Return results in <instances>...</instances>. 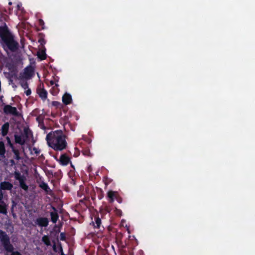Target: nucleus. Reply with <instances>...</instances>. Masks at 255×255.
<instances>
[{"instance_id": "f257e3e1", "label": "nucleus", "mask_w": 255, "mask_h": 255, "mask_svg": "<svg viewBox=\"0 0 255 255\" xmlns=\"http://www.w3.org/2000/svg\"><path fill=\"white\" fill-rule=\"evenodd\" d=\"M0 44L7 54L15 52L19 49L18 42L5 22L0 26Z\"/></svg>"}, {"instance_id": "f03ea898", "label": "nucleus", "mask_w": 255, "mask_h": 255, "mask_svg": "<svg viewBox=\"0 0 255 255\" xmlns=\"http://www.w3.org/2000/svg\"><path fill=\"white\" fill-rule=\"evenodd\" d=\"M0 44L7 54L15 52L19 49L18 42L5 22L0 26Z\"/></svg>"}, {"instance_id": "7ed1b4c3", "label": "nucleus", "mask_w": 255, "mask_h": 255, "mask_svg": "<svg viewBox=\"0 0 255 255\" xmlns=\"http://www.w3.org/2000/svg\"><path fill=\"white\" fill-rule=\"evenodd\" d=\"M66 135L61 129L52 131L48 133L46 140L49 146L55 151H62L67 146Z\"/></svg>"}, {"instance_id": "20e7f679", "label": "nucleus", "mask_w": 255, "mask_h": 255, "mask_svg": "<svg viewBox=\"0 0 255 255\" xmlns=\"http://www.w3.org/2000/svg\"><path fill=\"white\" fill-rule=\"evenodd\" d=\"M0 240L4 250L8 253H10V255H22L18 251H14L13 245L10 242V239L6 233L0 230Z\"/></svg>"}, {"instance_id": "39448f33", "label": "nucleus", "mask_w": 255, "mask_h": 255, "mask_svg": "<svg viewBox=\"0 0 255 255\" xmlns=\"http://www.w3.org/2000/svg\"><path fill=\"white\" fill-rule=\"evenodd\" d=\"M3 112L5 115H11L15 117H18L20 114L15 107L10 105H5L3 108Z\"/></svg>"}, {"instance_id": "423d86ee", "label": "nucleus", "mask_w": 255, "mask_h": 255, "mask_svg": "<svg viewBox=\"0 0 255 255\" xmlns=\"http://www.w3.org/2000/svg\"><path fill=\"white\" fill-rule=\"evenodd\" d=\"M38 186L46 194L51 195L52 191L49 188L48 185L43 181L40 180L37 181Z\"/></svg>"}, {"instance_id": "0eeeda50", "label": "nucleus", "mask_w": 255, "mask_h": 255, "mask_svg": "<svg viewBox=\"0 0 255 255\" xmlns=\"http://www.w3.org/2000/svg\"><path fill=\"white\" fill-rule=\"evenodd\" d=\"M35 225L41 227H46L48 225L49 220L45 217H39L34 221Z\"/></svg>"}, {"instance_id": "6e6552de", "label": "nucleus", "mask_w": 255, "mask_h": 255, "mask_svg": "<svg viewBox=\"0 0 255 255\" xmlns=\"http://www.w3.org/2000/svg\"><path fill=\"white\" fill-rule=\"evenodd\" d=\"M34 74V70L31 66L26 67L24 70L22 77L26 79H30Z\"/></svg>"}, {"instance_id": "1a4fd4ad", "label": "nucleus", "mask_w": 255, "mask_h": 255, "mask_svg": "<svg viewBox=\"0 0 255 255\" xmlns=\"http://www.w3.org/2000/svg\"><path fill=\"white\" fill-rule=\"evenodd\" d=\"M37 93L39 97L43 100H45L47 98V92L46 90L42 88L41 85L37 88Z\"/></svg>"}, {"instance_id": "9d476101", "label": "nucleus", "mask_w": 255, "mask_h": 255, "mask_svg": "<svg viewBox=\"0 0 255 255\" xmlns=\"http://www.w3.org/2000/svg\"><path fill=\"white\" fill-rule=\"evenodd\" d=\"M13 188V185L8 181H3L0 183V189L3 190H11Z\"/></svg>"}, {"instance_id": "9b49d317", "label": "nucleus", "mask_w": 255, "mask_h": 255, "mask_svg": "<svg viewBox=\"0 0 255 255\" xmlns=\"http://www.w3.org/2000/svg\"><path fill=\"white\" fill-rule=\"evenodd\" d=\"M72 99L71 95L69 93H65L62 97V102L65 105H69L72 103Z\"/></svg>"}, {"instance_id": "f8f14e48", "label": "nucleus", "mask_w": 255, "mask_h": 255, "mask_svg": "<svg viewBox=\"0 0 255 255\" xmlns=\"http://www.w3.org/2000/svg\"><path fill=\"white\" fill-rule=\"evenodd\" d=\"M59 162L62 165H67L70 162V158L65 154H62L60 157Z\"/></svg>"}, {"instance_id": "ddd939ff", "label": "nucleus", "mask_w": 255, "mask_h": 255, "mask_svg": "<svg viewBox=\"0 0 255 255\" xmlns=\"http://www.w3.org/2000/svg\"><path fill=\"white\" fill-rule=\"evenodd\" d=\"M54 212H51L50 213L51 220L53 223H56L58 219L59 216L57 213L58 211L57 210V208H52ZM61 209V208H59Z\"/></svg>"}, {"instance_id": "4468645a", "label": "nucleus", "mask_w": 255, "mask_h": 255, "mask_svg": "<svg viewBox=\"0 0 255 255\" xmlns=\"http://www.w3.org/2000/svg\"><path fill=\"white\" fill-rule=\"evenodd\" d=\"M117 194V192L111 190L109 191L107 193V198L108 201L110 202H113L115 200Z\"/></svg>"}, {"instance_id": "2eb2a0df", "label": "nucleus", "mask_w": 255, "mask_h": 255, "mask_svg": "<svg viewBox=\"0 0 255 255\" xmlns=\"http://www.w3.org/2000/svg\"><path fill=\"white\" fill-rule=\"evenodd\" d=\"M9 124L8 122L5 123L1 127V135L3 136H6L8 132Z\"/></svg>"}, {"instance_id": "dca6fc26", "label": "nucleus", "mask_w": 255, "mask_h": 255, "mask_svg": "<svg viewBox=\"0 0 255 255\" xmlns=\"http://www.w3.org/2000/svg\"><path fill=\"white\" fill-rule=\"evenodd\" d=\"M5 147L3 141H0V157L2 158H5Z\"/></svg>"}, {"instance_id": "f3484780", "label": "nucleus", "mask_w": 255, "mask_h": 255, "mask_svg": "<svg viewBox=\"0 0 255 255\" xmlns=\"http://www.w3.org/2000/svg\"><path fill=\"white\" fill-rule=\"evenodd\" d=\"M26 177L19 181V187L25 191H27L28 189V186L25 183Z\"/></svg>"}, {"instance_id": "a211bd4d", "label": "nucleus", "mask_w": 255, "mask_h": 255, "mask_svg": "<svg viewBox=\"0 0 255 255\" xmlns=\"http://www.w3.org/2000/svg\"><path fill=\"white\" fill-rule=\"evenodd\" d=\"M14 140L15 143H18L21 145H23L25 143V140L20 135L14 134Z\"/></svg>"}, {"instance_id": "6ab92c4d", "label": "nucleus", "mask_w": 255, "mask_h": 255, "mask_svg": "<svg viewBox=\"0 0 255 255\" xmlns=\"http://www.w3.org/2000/svg\"><path fill=\"white\" fill-rule=\"evenodd\" d=\"M95 222H92L93 225L94 226V228L99 229L101 224V220L99 218V217H95Z\"/></svg>"}, {"instance_id": "aec40b11", "label": "nucleus", "mask_w": 255, "mask_h": 255, "mask_svg": "<svg viewBox=\"0 0 255 255\" xmlns=\"http://www.w3.org/2000/svg\"><path fill=\"white\" fill-rule=\"evenodd\" d=\"M11 150L14 154V158L16 160H19L21 159V157L20 156V153L18 149L14 147Z\"/></svg>"}, {"instance_id": "412c9836", "label": "nucleus", "mask_w": 255, "mask_h": 255, "mask_svg": "<svg viewBox=\"0 0 255 255\" xmlns=\"http://www.w3.org/2000/svg\"><path fill=\"white\" fill-rule=\"evenodd\" d=\"M41 241L47 246H49L51 245V243H50L49 238L47 235H44L42 238Z\"/></svg>"}, {"instance_id": "4be33fe9", "label": "nucleus", "mask_w": 255, "mask_h": 255, "mask_svg": "<svg viewBox=\"0 0 255 255\" xmlns=\"http://www.w3.org/2000/svg\"><path fill=\"white\" fill-rule=\"evenodd\" d=\"M14 175L15 179L18 181L25 177L23 175H21L18 171H15Z\"/></svg>"}, {"instance_id": "5701e85b", "label": "nucleus", "mask_w": 255, "mask_h": 255, "mask_svg": "<svg viewBox=\"0 0 255 255\" xmlns=\"http://www.w3.org/2000/svg\"><path fill=\"white\" fill-rule=\"evenodd\" d=\"M37 56L41 60H45L46 58V54L45 51L43 50L41 51L40 52H38Z\"/></svg>"}, {"instance_id": "b1692460", "label": "nucleus", "mask_w": 255, "mask_h": 255, "mask_svg": "<svg viewBox=\"0 0 255 255\" xmlns=\"http://www.w3.org/2000/svg\"><path fill=\"white\" fill-rule=\"evenodd\" d=\"M52 105L57 108L60 109L63 107V105L58 101H53L52 102Z\"/></svg>"}, {"instance_id": "393cba45", "label": "nucleus", "mask_w": 255, "mask_h": 255, "mask_svg": "<svg viewBox=\"0 0 255 255\" xmlns=\"http://www.w3.org/2000/svg\"><path fill=\"white\" fill-rule=\"evenodd\" d=\"M20 84L21 86L24 89H26L28 88V84L27 81L22 80L20 82Z\"/></svg>"}, {"instance_id": "a878e982", "label": "nucleus", "mask_w": 255, "mask_h": 255, "mask_svg": "<svg viewBox=\"0 0 255 255\" xmlns=\"http://www.w3.org/2000/svg\"><path fill=\"white\" fill-rule=\"evenodd\" d=\"M6 139L7 140V145H8L12 150L15 147L13 144L11 142L10 139L8 136L6 137Z\"/></svg>"}, {"instance_id": "bb28decb", "label": "nucleus", "mask_w": 255, "mask_h": 255, "mask_svg": "<svg viewBox=\"0 0 255 255\" xmlns=\"http://www.w3.org/2000/svg\"><path fill=\"white\" fill-rule=\"evenodd\" d=\"M97 192L99 194L98 195V198L99 199H102V198L104 197V193L102 190L101 188H97Z\"/></svg>"}, {"instance_id": "cd10ccee", "label": "nucleus", "mask_w": 255, "mask_h": 255, "mask_svg": "<svg viewBox=\"0 0 255 255\" xmlns=\"http://www.w3.org/2000/svg\"><path fill=\"white\" fill-rule=\"evenodd\" d=\"M114 212L115 214L118 217H121L122 215V211L120 209L115 208Z\"/></svg>"}, {"instance_id": "c85d7f7f", "label": "nucleus", "mask_w": 255, "mask_h": 255, "mask_svg": "<svg viewBox=\"0 0 255 255\" xmlns=\"http://www.w3.org/2000/svg\"><path fill=\"white\" fill-rule=\"evenodd\" d=\"M38 24L39 25L41 26L42 29H44V22L42 19H39Z\"/></svg>"}, {"instance_id": "c756f323", "label": "nucleus", "mask_w": 255, "mask_h": 255, "mask_svg": "<svg viewBox=\"0 0 255 255\" xmlns=\"http://www.w3.org/2000/svg\"><path fill=\"white\" fill-rule=\"evenodd\" d=\"M58 86L57 84H55V86L53 87V90L50 91L52 95L56 94L58 92L57 89H55V87H57Z\"/></svg>"}, {"instance_id": "7c9ffc66", "label": "nucleus", "mask_w": 255, "mask_h": 255, "mask_svg": "<svg viewBox=\"0 0 255 255\" xmlns=\"http://www.w3.org/2000/svg\"><path fill=\"white\" fill-rule=\"evenodd\" d=\"M115 200H116L119 203H121L123 201L122 198L119 195L118 193L117 195Z\"/></svg>"}, {"instance_id": "2f4dec72", "label": "nucleus", "mask_w": 255, "mask_h": 255, "mask_svg": "<svg viewBox=\"0 0 255 255\" xmlns=\"http://www.w3.org/2000/svg\"><path fill=\"white\" fill-rule=\"evenodd\" d=\"M83 154L86 156H89L90 153L89 149H85L82 151Z\"/></svg>"}, {"instance_id": "473e14b6", "label": "nucleus", "mask_w": 255, "mask_h": 255, "mask_svg": "<svg viewBox=\"0 0 255 255\" xmlns=\"http://www.w3.org/2000/svg\"><path fill=\"white\" fill-rule=\"evenodd\" d=\"M60 239L61 241H65L66 239L65 235L64 233H61L60 235Z\"/></svg>"}, {"instance_id": "72a5a7b5", "label": "nucleus", "mask_w": 255, "mask_h": 255, "mask_svg": "<svg viewBox=\"0 0 255 255\" xmlns=\"http://www.w3.org/2000/svg\"><path fill=\"white\" fill-rule=\"evenodd\" d=\"M33 151L34 152V153L36 154V155H38V154H39L40 152V150L36 148V147H33Z\"/></svg>"}, {"instance_id": "f704fd0d", "label": "nucleus", "mask_w": 255, "mask_h": 255, "mask_svg": "<svg viewBox=\"0 0 255 255\" xmlns=\"http://www.w3.org/2000/svg\"><path fill=\"white\" fill-rule=\"evenodd\" d=\"M0 213L6 214L7 213V208H0Z\"/></svg>"}, {"instance_id": "c9c22d12", "label": "nucleus", "mask_w": 255, "mask_h": 255, "mask_svg": "<svg viewBox=\"0 0 255 255\" xmlns=\"http://www.w3.org/2000/svg\"><path fill=\"white\" fill-rule=\"evenodd\" d=\"M105 209L107 212H110L111 211V208H99V212H102V211Z\"/></svg>"}, {"instance_id": "e433bc0d", "label": "nucleus", "mask_w": 255, "mask_h": 255, "mask_svg": "<svg viewBox=\"0 0 255 255\" xmlns=\"http://www.w3.org/2000/svg\"><path fill=\"white\" fill-rule=\"evenodd\" d=\"M25 94L26 96H29L31 94V91L30 89H28L25 92Z\"/></svg>"}, {"instance_id": "4c0bfd02", "label": "nucleus", "mask_w": 255, "mask_h": 255, "mask_svg": "<svg viewBox=\"0 0 255 255\" xmlns=\"http://www.w3.org/2000/svg\"><path fill=\"white\" fill-rule=\"evenodd\" d=\"M9 162L10 163L11 166L14 165L16 164L15 161L13 159H10Z\"/></svg>"}, {"instance_id": "58836bf2", "label": "nucleus", "mask_w": 255, "mask_h": 255, "mask_svg": "<svg viewBox=\"0 0 255 255\" xmlns=\"http://www.w3.org/2000/svg\"><path fill=\"white\" fill-rule=\"evenodd\" d=\"M21 4H18L17 5V10H20V7H21Z\"/></svg>"}, {"instance_id": "ea45409f", "label": "nucleus", "mask_w": 255, "mask_h": 255, "mask_svg": "<svg viewBox=\"0 0 255 255\" xmlns=\"http://www.w3.org/2000/svg\"><path fill=\"white\" fill-rule=\"evenodd\" d=\"M53 250L55 252L56 251V247L55 243L53 246Z\"/></svg>"}, {"instance_id": "a19ab883", "label": "nucleus", "mask_w": 255, "mask_h": 255, "mask_svg": "<svg viewBox=\"0 0 255 255\" xmlns=\"http://www.w3.org/2000/svg\"><path fill=\"white\" fill-rule=\"evenodd\" d=\"M50 83L51 85H53L54 84V82L53 81H51Z\"/></svg>"}, {"instance_id": "79ce46f5", "label": "nucleus", "mask_w": 255, "mask_h": 255, "mask_svg": "<svg viewBox=\"0 0 255 255\" xmlns=\"http://www.w3.org/2000/svg\"><path fill=\"white\" fill-rule=\"evenodd\" d=\"M8 4H9V5H11V4H12V2L9 1V2H8Z\"/></svg>"}, {"instance_id": "37998d69", "label": "nucleus", "mask_w": 255, "mask_h": 255, "mask_svg": "<svg viewBox=\"0 0 255 255\" xmlns=\"http://www.w3.org/2000/svg\"><path fill=\"white\" fill-rule=\"evenodd\" d=\"M2 98H3V96H1V97H0V100L1 101H2Z\"/></svg>"}, {"instance_id": "c03bdc74", "label": "nucleus", "mask_w": 255, "mask_h": 255, "mask_svg": "<svg viewBox=\"0 0 255 255\" xmlns=\"http://www.w3.org/2000/svg\"><path fill=\"white\" fill-rule=\"evenodd\" d=\"M11 212H13V209H14V208H11Z\"/></svg>"}, {"instance_id": "a18cd8bd", "label": "nucleus", "mask_w": 255, "mask_h": 255, "mask_svg": "<svg viewBox=\"0 0 255 255\" xmlns=\"http://www.w3.org/2000/svg\"><path fill=\"white\" fill-rule=\"evenodd\" d=\"M38 119H39V118H38V117H37V118H36L37 121H38Z\"/></svg>"}, {"instance_id": "49530a36", "label": "nucleus", "mask_w": 255, "mask_h": 255, "mask_svg": "<svg viewBox=\"0 0 255 255\" xmlns=\"http://www.w3.org/2000/svg\"><path fill=\"white\" fill-rule=\"evenodd\" d=\"M1 18L0 17V21H1Z\"/></svg>"}]
</instances>
